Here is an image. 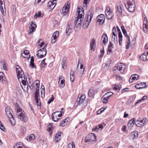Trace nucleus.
Returning a JSON list of instances; mask_svg holds the SVG:
<instances>
[{"label":"nucleus","mask_w":148,"mask_h":148,"mask_svg":"<svg viewBox=\"0 0 148 148\" xmlns=\"http://www.w3.org/2000/svg\"><path fill=\"white\" fill-rule=\"evenodd\" d=\"M76 14L78 15L75 18L74 24L69 22L68 23V25L66 29V35L69 36L72 32V29L75 28L77 21H79L80 19V21H83L84 15V10L82 7L81 6L78 7V10L76 12Z\"/></svg>","instance_id":"f257e3e1"},{"label":"nucleus","mask_w":148,"mask_h":148,"mask_svg":"<svg viewBox=\"0 0 148 148\" xmlns=\"http://www.w3.org/2000/svg\"><path fill=\"white\" fill-rule=\"evenodd\" d=\"M76 14L78 15L75 18L74 24L69 22L68 23V25L66 29V35L69 36L72 32V29L75 28L77 21H79L80 19V21H83L84 15V10L82 7L81 6L78 7V10L76 12Z\"/></svg>","instance_id":"f03ea898"},{"label":"nucleus","mask_w":148,"mask_h":148,"mask_svg":"<svg viewBox=\"0 0 148 148\" xmlns=\"http://www.w3.org/2000/svg\"><path fill=\"white\" fill-rule=\"evenodd\" d=\"M15 111L16 112V116L20 120L25 122L28 120V118L25 114L24 111L21 108L18 103L15 105Z\"/></svg>","instance_id":"7ed1b4c3"},{"label":"nucleus","mask_w":148,"mask_h":148,"mask_svg":"<svg viewBox=\"0 0 148 148\" xmlns=\"http://www.w3.org/2000/svg\"><path fill=\"white\" fill-rule=\"evenodd\" d=\"M16 70L17 73V77L19 81H20L19 79L21 78L23 85L26 86V81L23 72L22 71L21 69L19 66H16Z\"/></svg>","instance_id":"20e7f679"},{"label":"nucleus","mask_w":148,"mask_h":148,"mask_svg":"<svg viewBox=\"0 0 148 148\" xmlns=\"http://www.w3.org/2000/svg\"><path fill=\"white\" fill-rule=\"evenodd\" d=\"M94 12L89 10L88 13V14L87 17L86 18V20L84 21L83 24V27L85 29L88 28V26L91 21L92 18L93 16Z\"/></svg>","instance_id":"39448f33"},{"label":"nucleus","mask_w":148,"mask_h":148,"mask_svg":"<svg viewBox=\"0 0 148 148\" xmlns=\"http://www.w3.org/2000/svg\"><path fill=\"white\" fill-rule=\"evenodd\" d=\"M9 107H7L5 109V111L8 117L10 119V121L11 124L14 125L15 124V121L13 117L12 114L11 112V110Z\"/></svg>","instance_id":"423d86ee"},{"label":"nucleus","mask_w":148,"mask_h":148,"mask_svg":"<svg viewBox=\"0 0 148 148\" xmlns=\"http://www.w3.org/2000/svg\"><path fill=\"white\" fill-rule=\"evenodd\" d=\"M124 5L126 8L130 12H134L135 10V5L134 1L127 3V4L125 3Z\"/></svg>","instance_id":"0eeeda50"},{"label":"nucleus","mask_w":148,"mask_h":148,"mask_svg":"<svg viewBox=\"0 0 148 148\" xmlns=\"http://www.w3.org/2000/svg\"><path fill=\"white\" fill-rule=\"evenodd\" d=\"M122 32L124 34V36L127 37V45L126 47V49H128L129 48V45H130V41L129 36L127 34V31L125 28L124 27L123 25H122L121 27Z\"/></svg>","instance_id":"6e6552de"},{"label":"nucleus","mask_w":148,"mask_h":148,"mask_svg":"<svg viewBox=\"0 0 148 148\" xmlns=\"http://www.w3.org/2000/svg\"><path fill=\"white\" fill-rule=\"evenodd\" d=\"M62 114L60 113V112H56L52 114L51 117L52 120L55 122L58 121L61 118Z\"/></svg>","instance_id":"1a4fd4ad"},{"label":"nucleus","mask_w":148,"mask_h":148,"mask_svg":"<svg viewBox=\"0 0 148 148\" xmlns=\"http://www.w3.org/2000/svg\"><path fill=\"white\" fill-rule=\"evenodd\" d=\"M125 68V65L121 63L114 67V71H116L119 70L121 73H123L124 72Z\"/></svg>","instance_id":"9d476101"},{"label":"nucleus","mask_w":148,"mask_h":148,"mask_svg":"<svg viewBox=\"0 0 148 148\" xmlns=\"http://www.w3.org/2000/svg\"><path fill=\"white\" fill-rule=\"evenodd\" d=\"M106 18L108 19H111L114 16L111 10L110 6L107 7L105 11Z\"/></svg>","instance_id":"9b49d317"},{"label":"nucleus","mask_w":148,"mask_h":148,"mask_svg":"<svg viewBox=\"0 0 148 148\" xmlns=\"http://www.w3.org/2000/svg\"><path fill=\"white\" fill-rule=\"evenodd\" d=\"M96 136L93 133L89 134L86 137L85 139L86 142L89 141L92 142L95 141L96 140Z\"/></svg>","instance_id":"f8f14e48"},{"label":"nucleus","mask_w":148,"mask_h":148,"mask_svg":"<svg viewBox=\"0 0 148 148\" xmlns=\"http://www.w3.org/2000/svg\"><path fill=\"white\" fill-rule=\"evenodd\" d=\"M47 50L45 49L42 48L38 51L37 56L39 58H41L45 56L46 54Z\"/></svg>","instance_id":"ddd939ff"},{"label":"nucleus","mask_w":148,"mask_h":148,"mask_svg":"<svg viewBox=\"0 0 148 148\" xmlns=\"http://www.w3.org/2000/svg\"><path fill=\"white\" fill-rule=\"evenodd\" d=\"M86 96L84 95H82L80 97H78L75 103V104L77 105H80L86 99Z\"/></svg>","instance_id":"4468645a"},{"label":"nucleus","mask_w":148,"mask_h":148,"mask_svg":"<svg viewBox=\"0 0 148 148\" xmlns=\"http://www.w3.org/2000/svg\"><path fill=\"white\" fill-rule=\"evenodd\" d=\"M146 119V118H144L140 120H137L135 124L138 127L143 126L146 123H145Z\"/></svg>","instance_id":"2eb2a0df"},{"label":"nucleus","mask_w":148,"mask_h":148,"mask_svg":"<svg viewBox=\"0 0 148 148\" xmlns=\"http://www.w3.org/2000/svg\"><path fill=\"white\" fill-rule=\"evenodd\" d=\"M105 17L103 14H100L96 18V20L99 24H102L103 23L105 20Z\"/></svg>","instance_id":"dca6fc26"},{"label":"nucleus","mask_w":148,"mask_h":148,"mask_svg":"<svg viewBox=\"0 0 148 148\" xmlns=\"http://www.w3.org/2000/svg\"><path fill=\"white\" fill-rule=\"evenodd\" d=\"M130 138L134 140L136 139L138 136V132L137 131H134L131 133L129 135Z\"/></svg>","instance_id":"f3484780"},{"label":"nucleus","mask_w":148,"mask_h":148,"mask_svg":"<svg viewBox=\"0 0 148 148\" xmlns=\"http://www.w3.org/2000/svg\"><path fill=\"white\" fill-rule=\"evenodd\" d=\"M69 10V6L68 5L66 6H64L62 9V13L63 15L68 16V12Z\"/></svg>","instance_id":"a211bd4d"},{"label":"nucleus","mask_w":148,"mask_h":148,"mask_svg":"<svg viewBox=\"0 0 148 148\" xmlns=\"http://www.w3.org/2000/svg\"><path fill=\"white\" fill-rule=\"evenodd\" d=\"M3 7L4 9L5 10V4L4 0H0V10L2 14L4 16V12Z\"/></svg>","instance_id":"6ab92c4d"},{"label":"nucleus","mask_w":148,"mask_h":148,"mask_svg":"<svg viewBox=\"0 0 148 148\" xmlns=\"http://www.w3.org/2000/svg\"><path fill=\"white\" fill-rule=\"evenodd\" d=\"M116 12L118 16H121L122 13V9L120 5H118L116 8Z\"/></svg>","instance_id":"aec40b11"},{"label":"nucleus","mask_w":148,"mask_h":148,"mask_svg":"<svg viewBox=\"0 0 148 148\" xmlns=\"http://www.w3.org/2000/svg\"><path fill=\"white\" fill-rule=\"evenodd\" d=\"M59 32L57 31L53 34L51 42L53 43H54L56 40L57 38L58 37Z\"/></svg>","instance_id":"412c9836"},{"label":"nucleus","mask_w":148,"mask_h":148,"mask_svg":"<svg viewBox=\"0 0 148 148\" xmlns=\"http://www.w3.org/2000/svg\"><path fill=\"white\" fill-rule=\"evenodd\" d=\"M135 87L137 89H140L147 87V85L145 83L141 82L136 84Z\"/></svg>","instance_id":"4be33fe9"},{"label":"nucleus","mask_w":148,"mask_h":148,"mask_svg":"<svg viewBox=\"0 0 148 148\" xmlns=\"http://www.w3.org/2000/svg\"><path fill=\"white\" fill-rule=\"evenodd\" d=\"M96 47V41L94 39H92L90 43V48L91 50L93 51L95 50Z\"/></svg>","instance_id":"5701e85b"},{"label":"nucleus","mask_w":148,"mask_h":148,"mask_svg":"<svg viewBox=\"0 0 148 148\" xmlns=\"http://www.w3.org/2000/svg\"><path fill=\"white\" fill-rule=\"evenodd\" d=\"M62 133L61 132H58L56 134L55 137V141L56 143L59 142L61 138V134Z\"/></svg>","instance_id":"b1692460"},{"label":"nucleus","mask_w":148,"mask_h":148,"mask_svg":"<svg viewBox=\"0 0 148 148\" xmlns=\"http://www.w3.org/2000/svg\"><path fill=\"white\" fill-rule=\"evenodd\" d=\"M56 5V4L54 1L49 2L47 3L48 7L51 10L54 8Z\"/></svg>","instance_id":"393cba45"},{"label":"nucleus","mask_w":148,"mask_h":148,"mask_svg":"<svg viewBox=\"0 0 148 148\" xmlns=\"http://www.w3.org/2000/svg\"><path fill=\"white\" fill-rule=\"evenodd\" d=\"M148 23L147 21H143V28L145 33H147L148 32Z\"/></svg>","instance_id":"a878e982"},{"label":"nucleus","mask_w":148,"mask_h":148,"mask_svg":"<svg viewBox=\"0 0 148 148\" xmlns=\"http://www.w3.org/2000/svg\"><path fill=\"white\" fill-rule=\"evenodd\" d=\"M101 40L104 45H105L107 43L108 41V38L106 34H103L101 38Z\"/></svg>","instance_id":"bb28decb"},{"label":"nucleus","mask_w":148,"mask_h":148,"mask_svg":"<svg viewBox=\"0 0 148 148\" xmlns=\"http://www.w3.org/2000/svg\"><path fill=\"white\" fill-rule=\"evenodd\" d=\"M148 55V51H147L146 52H145L143 53L140 56V59L143 60H147V55Z\"/></svg>","instance_id":"cd10ccee"},{"label":"nucleus","mask_w":148,"mask_h":148,"mask_svg":"<svg viewBox=\"0 0 148 148\" xmlns=\"http://www.w3.org/2000/svg\"><path fill=\"white\" fill-rule=\"evenodd\" d=\"M136 119L135 118H133L131 119L130 121L129 122L128 124V126L129 127H132L134 125V123H135V122Z\"/></svg>","instance_id":"c85d7f7f"},{"label":"nucleus","mask_w":148,"mask_h":148,"mask_svg":"<svg viewBox=\"0 0 148 148\" xmlns=\"http://www.w3.org/2000/svg\"><path fill=\"white\" fill-rule=\"evenodd\" d=\"M113 44L111 42H110L107 50L108 54H110V53L112 52V49L113 48Z\"/></svg>","instance_id":"c756f323"},{"label":"nucleus","mask_w":148,"mask_h":148,"mask_svg":"<svg viewBox=\"0 0 148 148\" xmlns=\"http://www.w3.org/2000/svg\"><path fill=\"white\" fill-rule=\"evenodd\" d=\"M13 148H26L23 145V143L21 142L18 143Z\"/></svg>","instance_id":"7c9ffc66"},{"label":"nucleus","mask_w":148,"mask_h":148,"mask_svg":"<svg viewBox=\"0 0 148 148\" xmlns=\"http://www.w3.org/2000/svg\"><path fill=\"white\" fill-rule=\"evenodd\" d=\"M112 40L114 42V43L117 44L118 43V41L117 39V34L115 35H112Z\"/></svg>","instance_id":"2f4dec72"},{"label":"nucleus","mask_w":148,"mask_h":148,"mask_svg":"<svg viewBox=\"0 0 148 148\" xmlns=\"http://www.w3.org/2000/svg\"><path fill=\"white\" fill-rule=\"evenodd\" d=\"M73 71L72 70H71L70 72V79L71 81L73 82L74 80L75 76L73 75Z\"/></svg>","instance_id":"473e14b6"},{"label":"nucleus","mask_w":148,"mask_h":148,"mask_svg":"<svg viewBox=\"0 0 148 148\" xmlns=\"http://www.w3.org/2000/svg\"><path fill=\"white\" fill-rule=\"evenodd\" d=\"M34 57L32 56L31 58L30 62V65L32 68H36V66L34 63Z\"/></svg>","instance_id":"72a5a7b5"},{"label":"nucleus","mask_w":148,"mask_h":148,"mask_svg":"<svg viewBox=\"0 0 148 148\" xmlns=\"http://www.w3.org/2000/svg\"><path fill=\"white\" fill-rule=\"evenodd\" d=\"M113 88L115 90H120L121 88V85L119 84H115L113 86Z\"/></svg>","instance_id":"f704fd0d"},{"label":"nucleus","mask_w":148,"mask_h":148,"mask_svg":"<svg viewBox=\"0 0 148 148\" xmlns=\"http://www.w3.org/2000/svg\"><path fill=\"white\" fill-rule=\"evenodd\" d=\"M93 91L92 89H90L88 92V95L90 97L93 98L94 95Z\"/></svg>","instance_id":"c9c22d12"},{"label":"nucleus","mask_w":148,"mask_h":148,"mask_svg":"<svg viewBox=\"0 0 148 148\" xmlns=\"http://www.w3.org/2000/svg\"><path fill=\"white\" fill-rule=\"evenodd\" d=\"M46 0H36L35 3L36 4H38L41 5Z\"/></svg>","instance_id":"e433bc0d"},{"label":"nucleus","mask_w":148,"mask_h":148,"mask_svg":"<svg viewBox=\"0 0 148 148\" xmlns=\"http://www.w3.org/2000/svg\"><path fill=\"white\" fill-rule=\"evenodd\" d=\"M60 77L58 84L61 87H64V80L62 79L60 80Z\"/></svg>","instance_id":"4c0bfd02"},{"label":"nucleus","mask_w":148,"mask_h":148,"mask_svg":"<svg viewBox=\"0 0 148 148\" xmlns=\"http://www.w3.org/2000/svg\"><path fill=\"white\" fill-rule=\"evenodd\" d=\"M35 137L34 134H32L29 136L27 137V140L30 141L32 140H33L35 139Z\"/></svg>","instance_id":"58836bf2"},{"label":"nucleus","mask_w":148,"mask_h":148,"mask_svg":"<svg viewBox=\"0 0 148 148\" xmlns=\"http://www.w3.org/2000/svg\"><path fill=\"white\" fill-rule=\"evenodd\" d=\"M69 119V118H67L63 120L61 122L60 125V126H64L65 125H66V120H67V119Z\"/></svg>","instance_id":"ea45409f"},{"label":"nucleus","mask_w":148,"mask_h":148,"mask_svg":"<svg viewBox=\"0 0 148 148\" xmlns=\"http://www.w3.org/2000/svg\"><path fill=\"white\" fill-rule=\"evenodd\" d=\"M75 143L72 142L69 143L68 145V148H75Z\"/></svg>","instance_id":"a19ab883"},{"label":"nucleus","mask_w":148,"mask_h":148,"mask_svg":"<svg viewBox=\"0 0 148 148\" xmlns=\"http://www.w3.org/2000/svg\"><path fill=\"white\" fill-rule=\"evenodd\" d=\"M113 93L112 92H109L106 93L104 95V97H107L109 99L111 96L113 95Z\"/></svg>","instance_id":"79ce46f5"},{"label":"nucleus","mask_w":148,"mask_h":148,"mask_svg":"<svg viewBox=\"0 0 148 148\" xmlns=\"http://www.w3.org/2000/svg\"><path fill=\"white\" fill-rule=\"evenodd\" d=\"M85 68H84L83 70H79L78 69V68L77 67V72L76 73L77 75L79 76L80 75V74L83 73L84 71Z\"/></svg>","instance_id":"37998d69"},{"label":"nucleus","mask_w":148,"mask_h":148,"mask_svg":"<svg viewBox=\"0 0 148 148\" xmlns=\"http://www.w3.org/2000/svg\"><path fill=\"white\" fill-rule=\"evenodd\" d=\"M109 99L107 97H104V95L102 97L101 99L103 102L104 103H107Z\"/></svg>","instance_id":"c03bdc74"},{"label":"nucleus","mask_w":148,"mask_h":148,"mask_svg":"<svg viewBox=\"0 0 148 148\" xmlns=\"http://www.w3.org/2000/svg\"><path fill=\"white\" fill-rule=\"evenodd\" d=\"M109 67V65L108 64H104V65L102 67V70L104 71H106L108 70Z\"/></svg>","instance_id":"a18cd8bd"},{"label":"nucleus","mask_w":148,"mask_h":148,"mask_svg":"<svg viewBox=\"0 0 148 148\" xmlns=\"http://www.w3.org/2000/svg\"><path fill=\"white\" fill-rule=\"evenodd\" d=\"M29 82H27V84L28 85L29 87V88H33V86H32V84H33V82H32V79H30V78H29Z\"/></svg>","instance_id":"49530a36"},{"label":"nucleus","mask_w":148,"mask_h":148,"mask_svg":"<svg viewBox=\"0 0 148 148\" xmlns=\"http://www.w3.org/2000/svg\"><path fill=\"white\" fill-rule=\"evenodd\" d=\"M83 6L86 8H87V4H88L90 0H83Z\"/></svg>","instance_id":"de8ad7c7"},{"label":"nucleus","mask_w":148,"mask_h":148,"mask_svg":"<svg viewBox=\"0 0 148 148\" xmlns=\"http://www.w3.org/2000/svg\"><path fill=\"white\" fill-rule=\"evenodd\" d=\"M43 15L41 16V13L40 12H39L38 13L36 14L34 16V18L35 19H36L37 17H39L40 16H42Z\"/></svg>","instance_id":"09e8293b"},{"label":"nucleus","mask_w":148,"mask_h":148,"mask_svg":"<svg viewBox=\"0 0 148 148\" xmlns=\"http://www.w3.org/2000/svg\"><path fill=\"white\" fill-rule=\"evenodd\" d=\"M46 60L45 58L42 61L41 63V66H42L41 67V69L42 67H44L47 64L45 63V60Z\"/></svg>","instance_id":"8fccbe9b"},{"label":"nucleus","mask_w":148,"mask_h":148,"mask_svg":"<svg viewBox=\"0 0 148 148\" xmlns=\"http://www.w3.org/2000/svg\"><path fill=\"white\" fill-rule=\"evenodd\" d=\"M65 64L66 60H64L62 62V67L64 69H65L66 68V66Z\"/></svg>","instance_id":"3c124183"},{"label":"nucleus","mask_w":148,"mask_h":148,"mask_svg":"<svg viewBox=\"0 0 148 148\" xmlns=\"http://www.w3.org/2000/svg\"><path fill=\"white\" fill-rule=\"evenodd\" d=\"M4 75V74L2 72H0V82H3L4 79L3 77Z\"/></svg>","instance_id":"603ef678"},{"label":"nucleus","mask_w":148,"mask_h":148,"mask_svg":"<svg viewBox=\"0 0 148 148\" xmlns=\"http://www.w3.org/2000/svg\"><path fill=\"white\" fill-rule=\"evenodd\" d=\"M131 76H132V78L134 80H137L139 78L137 74L133 75Z\"/></svg>","instance_id":"864d4df0"},{"label":"nucleus","mask_w":148,"mask_h":148,"mask_svg":"<svg viewBox=\"0 0 148 148\" xmlns=\"http://www.w3.org/2000/svg\"><path fill=\"white\" fill-rule=\"evenodd\" d=\"M42 40L41 39L39 40H38V43L39 44L38 45L40 46V47H42L44 45V42H40L41 44H40V42Z\"/></svg>","instance_id":"5fc2aeb1"},{"label":"nucleus","mask_w":148,"mask_h":148,"mask_svg":"<svg viewBox=\"0 0 148 148\" xmlns=\"http://www.w3.org/2000/svg\"><path fill=\"white\" fill-rule=\"evenodd\" d=\"M112 35H115V34H117L116 29L115 27H114L112 29Z\"/></svg>","instance_id":"6e6d98bb"},{"label":"nucleus","mask_w":148,"mask_h":148,"mask_svg":"<svg viewBox=\"0 0 148 148\" xmlns=\"http://www.w3.org/2000/svg\"><path fill=\"white\" fill-rule=\"evenodd\" d=\"M0 129L2 131H4L5 128L4 126L2 125L1 121H0Z\"/></svg>","instance_id":"4d7b16f0"},{"label":"nucleus","mask_w":148,"mask_h":148,"mask_svg":"<svg viewBox=\"0 0 148 148\" xmlns=\"http://www.w3.org/2000/svg\"><path fill=\"white\" fill-rule=\"evenodd\" d=\"M21 55L23 57L26 58L27 60L29 59L30 58V56H27L24 53H22Z\"/></svg>","instance_id":"13d9d810"},{"label":"nucleus","mask_w":148,"mask_h":148,"mask_svg":"<svg viewBox=\"0 0 148 148\" xmlns=\"http://www.w3.org/2000/svg\"><path fill=\"white\" fill-rule=\"evenodd\" d=\"M54 100V98L53 97V95H52V96L50 98V99L47 102V103L48 104H50L51 102L53 101Z\"/></svg>","instance_id":"bf43d9fd"},{"label":"nucleus","mask_w":148,"mask_h":148,"mask_svg":"<svg viewBox=\"0 0 148 148\" xmlns=\"http://www.w3.org/2000/svg\"><path fill=\"white\" fill-rule=\"evenodd\" d=\"M35 28L32 27H30V33H32L34 32L35 30Z\"/></svg>","instance_id":"052dcab7"},{"label":"nucleus","mask_w":148,"mask_h":148,"mask_svg":"<svg viewBox=\"0 0 148 148\" xmlns=\"http://www.w3.org/2000/svg\"><path fill=\"white\" fill-rule=\"evenodd\" d=\"M24 53L26 55V56H30L29 55V51L27 50H25L24 51Z\"/></svg>","instance_id":"680f3d73"},{"label":"nucleus","mask_w":148,"mask_h":148,"mask_svg":"<svg viewBox=\"0 0 148 148\" xmlns=\"http://www.w3.org/2000/svg\"><path fill=\"white\" fill-rule=\"evenodd\" d=\"M119 36V41H122V34L118 35Z\"/></svg>","instance_id":"e2e57ef3"},{"label":"nucleus","mask_w":148,"mask_h":148,"mask_svg":"<svg viewBox=\"0 0 148 148\" xmlns=\"http://www.w3.org/2000/svg\"><path fill=\"white\" fill-rule=\"evenodd\" d=\"M52 128L53 127H49L47 129V131L50 134L52 133Z\"/></svg>","instance_id":"0e129e2a"},{"label":"nucleus","mask_w":148,"mask_h":148,"mask_svg":"<svg viewBox=\"0 0 148 148\" xmlns=\"http://www.w3.org/2000/svg\"><path fill=\"white\" fill-rule=\"evenodd\" d=\"M82 21H80V20L79 21H77V23H78V24L76 26V27H79L81 26V23Z\"/></svg>","instance_id":"69168bd1"},{"label":"nucleus","mask_w":148,"mask_h":148,"mask_svg":"<svg viewBox=\"0 0 148 148\" xmlns=\"http://www.w3.org/2000/svg\"><path fill=\"white\" fill-rule=\"evenodd\" d=\"M116 27H117V29L118 35L122 34L121 32L120 31V30L119 28V27L118 26H117Z\"/></svg>","instance_id":"338daca9"},{"label":"nucleus","mask_w":148,"mask_h":148,"mask_svg":"<svg viewBox=\"0 0 148 148\" xmlns=\"http://www.w3.org/2000/svg\"><path fill=\"white\" fill-rule=\"evenodd\" d=\"M31 27H32L34 28H36V25L35 23H33V22H32L31 24Z\"/></svg>","instance_id":"774afa93"}]
</instances>
